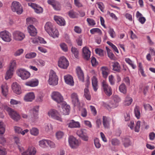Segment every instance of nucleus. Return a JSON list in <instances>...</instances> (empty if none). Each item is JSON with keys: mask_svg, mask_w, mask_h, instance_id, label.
Returning a JSON list of instances; mask_svg holds the SVG:
<instances>
[{"mask_svg": "<svg viewBox=\"0 0 155 155\" xmlns=\"http://www.w3.org/2000/svg\"><path fill=\"white\" fill-rule=\"evenodd\" d=\"M5 110L8 112L11 118L14 120L17 121L20 119L21 117L19 114L12 108L6 106L5 107Z\"/></svg>", "mask_w": 155, "mask_h": 155, "instance_id": "nucleus-1", "label": "nucleus"}, {"mask_svg": "<svg viewBox=\"0 0 155 155\" xmlns=\"http://www.w3.org/2000/svg\"><path fill=\"white\" fill-rule=\"evenodd\" d=\"M58 77L56 73L53 70H50L48 81V84L50 85H56L58 84Z\"/></svg>", "mask_w": 155, "mask_h": 155, "instance_id": "nucleus-2", "label": "nucleus"}, {"mask_svg": "<svg viewBox=\"0 0 155 155\" xmlns=\"http://www.w3.org/2000/svg\"><path fill=\"white\" fill-rule=\"evenodd\" d=\"M49 116L52 119L62 122V118L59 113L56 110L51 109L48 112Z\"/></svg>", "mask_w": 155, "mask_h": 155, "instance_id": "nucleus-3", "label": "nucleus"}, {"mask_svg": "<svg viewBox=\"0 0 155 155\" xmlns=\"http://www.w3.org/2000/svg\"><path fill=\"white\" fill-rule=\"evenodd\" d=\"M11 8L12 11L16 12L18 14H21L23 12L21 4L17 1H14L12 2Z\"/></svg>", "mask_w": 155, "mask_h": 155, "instance_id": "nucleus-4", "label": "nucleus"}, {"mask_svg": "<svg viewBox=\"0 0 155 155\" xmlns=\"http://www.w3.org/2000/svg\"><path fill=\"white\" fill-rule=\"evenodd\" d=\"M102 88L105 94L107 96H110L112 94V90L111 87L105 81H103L101 84Z\"/></svg>", "mask_w": 155, "mask_h": 155, "instance_id": "nucleus-5", "label": "nucleus"}, {"mask_svg": "<svg viewBox=\"0 0 155 155\" xmlns=\"http://www.w3.org/2000/svg\"><path fill=\"white\" fill-rule=\"evenodd\" d=\"M0 37L5 42H10L12 40V35L11 33L6 30L0 32Z\"/></svg>", "mask_w": 155, "mask_h": 155, "instance_id": "nucleus-6", "label": "nucleus"}, {"mask_svg": "<svg viewBox=\"0 0 155 155\" xmlns=\"http://www.w3.org/2000/svg\"><path fill=\"white\" fill-rule=\"evenodd\" d=\"M51 97L52 99L58 103H60L63 101V98L59 92L54 91L52 93Z\"/></svg>", "mask_w": 155, "mask_h": 155, "instance_id": "nucleus-7", "label": "nucleus"}, {"mask_svg": "<svg viewBox=\"0 0 155 155\" xmlns=\"http://www.w3.org/2000/svg\"><path fill=\"white\" fill-rule=\"evenodd\" d=\"M18 76L20 77L23 80H26L29 78L30 76V73L25 70L20 69L17 72Z\"/></svg>", "mask_w": 155, "mask_h": 155, "instance_id": "nucleus-8", "label": "nucleus"}, {"mask_svg": "<svg viewBox=\"0 0 155 155\" xmlns=\"http://www.w3.org/2000/svg\"><path fill=\"white\" fill-rule=\"evenodd\" d=\"M68 142L70 147L72 148H76L79 145L80 143L75 138L70 136L68 139Z\"/></svg>", "mask_w": 155, "mask_h": 155, "instance_id": "nucleus-9", "label": "nucleus"}, {"mask_svg": "<svg viewBox=\"0 0 155 155\" xmlns=\"http://www.w3.org/2000/svg\"><path fill=\"white\" fill-rule=\"evenodd\" d=\"M69 64L68 61L65 57H60L58 62V66L59 67L64 69H67Z\"/></svg>", "mask_w": 155, "mask_h": 155, "instance_id": "nucleus-10", "label": "nucleus"}, {"mask_svg": "<svg viewBox=\"0 0 155 155\" xmlns=\"http://www.w3.org/2000/svg\"><path fill=\"white\" fill-rule=\"evenodd\" d=\"M39 107L35 106L30 110V113L32 114L31 115V120L35 121L38 118V112Z\"/></svg>", "mask_w": 155, "mask_h": 155, "instance_id": "nucleus-11", "label": "nucleus"}, {"mask_svg": "<svg viewBox=\"0 0 155 155\" xmlns=\"http://www.w3.org/2000/svg\"><path fill=\"white\" fill-rule=\"evenodd\" d=\"M13 35L14 39L17 41H22L25 38L24 34L19 31L14 32Z\"/></svg>", "mask_w": 155, "mask_h": 155, "instance_id": "nucleus-12", "label": "nucleus"}, {"mask_svg": "<svg viewBox=\"0 0 155 155\" xmlns=\"http://www.w3.org/2000/svg\"><path fill=\"white\" fill-rule=\"evenodd\" d=\"M86 130L85 129H82L77 132L78 135L84 141L88 140V137L86 134Z\"/></svg>", "mask_w": 155, "mask_h": 155, "instance_id": "nucleus-13", "label": "nucleus"}, {"mask_svg": "<svg viewBox=\"0 0 155 155\" xmlns=\"http://www.w3.org/2000/svg\"><path fill=\"white\" fill-rule=\"evenodd\" d=\"M36 152V149L33 147H29L25 151L21 153L22 155H35Z\"/></svg>", "mask_w": 155, "mask_h": 155, "instance_id": "nucleus-14", "label": "nucleus"}, {"mask_svg": "<svg viewBox=\"0 0 155 155\" xmlns=\"http://www.w3.org/2000/svg\"><path fill=\"white\" fill-rule=\"evenodd\" d=\"M28 5L33 8L35 12L39 14L43 12L42 8L36 4L28 3Z\"/></svg>", "mask_w": 155, "mask_h": 155, "instance_id": "nucleus-15", "label": "nucleus"}, {"mask_svg": "<svg viewBox=\"0 0 155 155\" xmlns=\"http://www.w3.org/2000/svg\"><path fill=\"white\" fill-rule=\"evenodd\" d=\"M35 95L33 92L26 94L24 97V100L26 102H31L35 98Z\"/></svg>", "mask_w": 155, "mask_h": 155, "instance_id": "nucleus-16", "label": "nucleus"}, {"mask_svg": "<svg viewBox=\"0 0 155 155\" xmlns=\"http://www.w3.org/2000/svg\"><path fill=\"white\" fill-rule=\"evenodd\" d=\"M64 80L66 84L71 86L74 85V81L73 77L69 74L65 75L64 77Z\"/></svg>", "mask_w": 155, "mask_h": 155, "instance_id": "nucleus-17", "label": "nucleus"}, {"mask_svg": "<svg viewBox=\"0 0 155 155\" xmlns=\"http://www.w3.org/2000/svg\"><path fill=\"white\" fill-rule=\"evenodd\" d=\"M12 88L14 92L17 94H19L21 92L20 86L16 82L13 83L12 85Z\"/></svg>", "mask_w": 155, "mask_h": 155, "instance_id": "nucleus-18", "label": "nucleus"}, {"mask_svg": "<svg viewBox=\"0 0 155 155\" xmlns=\"http://www.w3.org/2000/svg\"><path fill=\"white\" fill-rule=\"evenodd\" d=\"M76 71L79 80L82 82H84V74L81 68L80 67H78L76 69Z\"/></svg>", "mask_w": 155, "mask_h": 155, "instance_id": "nucleus-19", "label": "nucleus"}, {"mask_svg": "<svg viewBox=\"0 0 155 155\" xmlns=\"http://www.w3.org/2000/svg\"><path fill=\"white\" fill-rule=\"evenodd\" d=\"M1 93L2 95L5 97H6L8 94V87L6 83L2 84L1 86Z\"/></svg>", "mask_w": 155, "mask_h": 155, "instance_id": "nucleus-20", "label": "nucleus"}, {"mask_svg": "<svg viewBox=\"0 0 155 155\" xmlns=\"http://www.w3.org/2000/svg\"><path fill=\"white\" fill-rule=\"evenodd\" d=\"M71 97L72 102L74 106L79 105L80 104L78 96L77 93H73L71 94Z\"/></svg>", "mask_w": 155, "mask_h": 155, "instance_id": "nucleus-21", "label": "nucleus"}, {"mask_svg": "<svg viewBox=\"0 0 155 155\" xmlns=\"http://www.w3.org/2000/svg\"><path fill=\"white\" fill-rule=\"evenodd\" d=\"M91 52L87 47H84L83 49V56L84 58L88 60L90 56Z\"/></svg>", "mask_w": 155, "mask_h": 155, "instance_id": "nucleus-22", "label": "nucleus"}, {"mask_svg": "<svg viewBox=\"0 0 155 155\" xmlns=\"http://www.w3.org/2000/svg\"><path fill=\"white\" fill-rule=\"evenodd\" d=\"M28 31L30 35L34 36L36 35L37 32L35 27L31 25H30L28 27Z\"/></svg>", "mask_w": 155, "mask_h": 155, "instance_id": "nucleus-23", "label": "nucleus"}, {"mask_svg": "<svg viewBox=\"0 0 155 155\" xmlns=\"http://www.w3.org/2000/svg\"><path fill=\"white\" fill-rule=\"evenodd\" d=\"M38 84V81L37 79H33L26 82L25 84L26 86L31 87H34L37 86Z\"/></svg>", "mask_w": 155, "mask_h": 155, "instance_id": "nucleus-24", "label": "nucleus"}, {"mask_svg": "<svg viewBox=\"0 0 155 155\" xmlns=\"http://www.w3.org/2000/svg\"><path fill=\"white\" fill-rule=\"evenodd\" d=\"M54 19L57 23L61 26H64L65 24V21L62 18L57 16H54Z\"/></svg>", "mask_w": 155, "mask_h": 155, "instance_id": "nucleus-25", "label": "nucleus"}, {"mask_svg": "<svg viewBox=\"0 0 155 155\" xmlns=\"http://www.w3.org/2000/svg\"><path fill=\"white\" fill-rule=\"evenodd\" d=\"M68 125V127L71 128H78L80 127L79 123L78 122L75 121L74 120H70Z\"/></svg>", "mask_w": 155, "mask_h": 155, "instance_id": "nucleus-26", "label": "nucleus"}, {"mask_svg": "<svg viewBox=\"0 0 155 155\" xmlns=\"http://www.w3.org/2000/svg\"><path fill=\"white\" fill-rule=\"evenodd\" d=\"M54 28L53 24L50 22H47L45 26V30L48 34Z\"/></svg>", "mask_w": 155, "mask_h": 155, "instance_id": "nucleus-27", "label": "nucleus"}, {"mask_svg": "<svg viewBox=\"0 0 155 155\" xmlns=\"http://www.w3.org/2000/svg\"><path fill=\"white\" fill-rule=\"evenodd\" d=\"M110 120L109 119L104 116L103 117V124L104 128H108L110 126Z\"/></svg>", "mask_w": 155, "mask_h": 155, "instance_id": "nucleus-28", "label": "nucleus"}, {"mask_svg": "<svg viewBox=\"0 0 155 155\" xmlns=\"http://www.w3.org/2000/svg\"><path fill=\"white\" fill-rule=\"evenodd\" d=\"M92 84L94 91H96L98 89V85L97 79L95 76L92 78Z\"/></svg>", "mask_w": 155, "mask_h": 155, "instance_id": "nucleus-29", "label": "nucleus"}, {"mask_svg": "<svg viewBox=\"0 0 155 155\" xmlns=\"http://www.w3.org/2000/svg\"><path fill=\"white\" fill-rule=\"evenodd\" d=\"M49 35L54 38L58 37L59 35V32L58 30L55 28H54L48 33Z\"/></svg>", "mask_w": 155, "mask_h": 155, "instance_id": "nucleus-30", "label": "nucleus"}, {"mask_svg": "<svg viewBox=\"0 0 155 155\" xmlns=\"http://www.w3.org/2000/svg\"><path fill=\"white\" fill-rule=\"evenodd\" d=\"M113 70L117 72L120 71V67L119 63L117 62L113 63Z\"/></svg>", "mask_w": 155, "mask_h": 155, "instance_id": "nucleus-31", "label": "nucleus"}, {"mask_svg": "<svg viewBox=\"0 0 155 155\" xmlns=\"http://www.w3.org/2000/svg\"><path fill=\"white\" fill-rule=\"evenodd\" d=\"M119 89L121 92L124 94L126 93L127 91V87L124 84L122 83L121 84L119 87Z\"/></svg>", "mask_w": 155, "mask_h": 155, "instance_id": "nucleus-32", "label": "nucleus"}, {"mask_svg": "<svg viewBox=\"0 0 155 155\" xmlns=\"http://www.w3.org/2000/svg\"><path fill=\"white\" fill-rule=\"evenodd\" d=\"M13 71H14L9 68L6 72L5 76V79L6 80H8L11 78L13 76Z\"/></svg>", "mask_w": 155, "mask_h": 155, "instance_id": "nucleus-33", "label": "nucleus"}, {"mask_svg": "<svg viewBox=\"0 0 155 155\" xmlns=\"http://www.w3.org/2000/svg\"><path fill=\"white\" fill-rule=\"evenodd\" d=\"M106 49L107 51L108 57L111 59H114L115 56L112 53V51L107 47H106Z\"/></svg>", "mask_w": 155, "mask_h": 155, "instance_id": "nucleus-34", "label": "nucleus"}, {"mask_svg": "<svg viewBox=\"0 0 155 155\" xmlns=\"http://www.w3.org/2000/svg\"><path fill=\"white\" fill-rule=\"evenodd\" d=\"M62 113L65 115H68L70 111V107L69 105H65L63 108Z\"/></svg>", "mask_w": 155, "mask_h": 155, "instance_id": "nucleus-35", "label": "nucleus"}, {"mask_svg": "<svg viewBox=\"0 0 155 155\" xmlns=\"http://www.w3.org/2000/svg\"><path fill=\"white\" fill-rule=\"evenodd\" d=\"M84 96L87 100H91V96L88 88H86L84 89Z\"/></svg>", "mask_w": 155, "mask_h": 155, "instance_id": "nucleus-36", "label": "nucleus"}, {"mask_svg": "<svg viewBox=\"0 0 155 155\" xmlns=\"http://www.w3.org/2000/svg\"><path fill=\"white\" fill-rule=\"evenodd\" d=\"M133 101L132 99L128 96H127L124 101V105L125 106H129L130 105Z\"/></svg>", "mask_w": 155, "mask_h": 155, "instance_id": "nucleus-37", "label": "nucleus"}, {"mask_svg": "<svg viewBox=\"0 0 155 155\" xmlns=\"http://www.w3.org/2000/svg\"><path fill=\"white\" fill-rule=\"evenodd\" d=\"M125 61L127 63L130 65L133 69H134L136 68V65L133 63V61L129 58H125Z\"/></svg>", "mask_w": 155, "mask_h": 155, "instance_id": "nucleus-38", "label": "nucleus"}, {"mask_svg": "<svg viewBox=\"0 0 155 155\" xmlns=\"http://www.w3.org/2000/svg\"><path fill=\"white\" fill-rule=\"evenodd\" d=\"M134 112L136 117L139 119L140 117V112L139 107L136 106L134 109Z\"/></svg>", "mask_w": 155, "mask_h": 155, "instance_id": "nucleus-39", "label": "nucleus"}, {"mask_svg": "<svg viewBox=\"0 0 155 155\" xmlns=\"http://www.w3.org/2000/svg\"><path fill=\"white\" fill-rule=\"evenodd\" d=\"M101 70L103 77L106 78L108 75V73L107 72V68L106 67H103L101 68Z\"/></svg>", "mask_w": 155, "mask_h": 155, "instance_id": "nucleus-40", "label": "nucleus"}, {"mask_svg": "<svg viewBox=\"0 0 155 155\" xmlns=\"http://www.w3.org/2000/svg\"><path fill=\"white\" fill-rule=\"evenodd\" d=\"M47 140H43L39 141V145L40 147L43 148H45L47 147Z\"/></svg>", "mask_w": 155, "mask_h": 155, "instance_id": "nucleus-41", "label": "nucleus"}, {"mask_svg": "<svg viewBox=\"0 0 155 155\" xmlns=\"http://www.w3.org/2000/svg\"><path fill=\"white\" fill-rule=\"evenodd\" d=\"M36 54L35 52H30L26 54L25 57L28 59L36 57Z\"/></svg>", "mask_w": 155, "mask_h": 155, "instance_id": "nucleus-42", "label": "nucleus"}, {"mask_svg": "<svg viewBox=\"0 0 155 155\" xmlns=\"http://www.w3.org/2000/svg\"><path fill=\"white\" fill-rule=\"evenodd\" d=\"M69 16L72 18H75L78 16V14L72 10L68 12Z\"/></svg>", "mask_w": 155, "mask_h": 155, "instance_id": "nucleus-43", "label": "nucleus"}, {"mask_svg": "<svg viewBox=\"0 0 155 155\" xmlns=\"http://www.w3.org/2000/svg\"><path fill=\"white\" fill-rule=\"evenodd\" d=\"M91 33L92 34H94L95 33H97L101 34V30L98 28H93L90 30Z\"/></svg>", "mask_w": 155, "mask_h": 155, "instance_id": "nucleus-44", "label": "nucleus"}, {"mask_svg": "<svg viewBox=\"0 0 155 155\" xmlns=\"http://www.w3.org/2000/svg\"><path fill=\"white\" fill-rule=\"evenodd\" d=\"M52 7L54 10L56 11H59L61 9V4L58 1L56 2Z\"/></svg>", "mask_w": 155, "mask_h": 155, "instance_id": "nucleus-45", "label": "nucleus"}, {"mask_svg": "<svg viewBox=\"0 0 155 155\" xmlns=\"http://www.w3.org/2000/svg\"><path fill=\"white\" fill-rule=\"evenodd\" d=\"M94 143L96 147L97 148H99L101 147V144L100 143L99 140L95 138L94 139Z\"/></svg>", "mask_w": 155, "mask_h": 155, "instance_id": "nucleus-46", "label": "nucleus"}, {"mask_svg": "<svg viewBox=\"0 0 155 155\" xmlns=\"http://www.w3.org/2000/svg\"><path fill=\"white\" fill-rule=\"evenodd\" d=\"M108 33L111 38H114L115 37V32L113 28H110L108 30Z\"/></svg>", "mask_w": 155, "mask_h": 155, "instance_id": "nucleus-47", "label": "nucleus"}, {"mask_svg": "<svg viewBox=\"0 0 155 155\" xmlns=\"http://www.w3.org/2000/svg\"><path fill=\"white\" fill-rule=\"evenodd\" d=\"M30 133L31 134L34 136H37L38 134V130L36 128H32L30 130Z\"/></svg>", "mask_w": 155, "mask_h": 155, "instance_id": "nucleus-48", "label": "nucleus"}, {"mask_svg": "<svg viewBox=\"0 0 155 155\" xmlns=\"http://www.w3.org/2000/svg\"><path fill=\"white\" fill-rule=\"evenodd\" d=\"M16 61L15 60H12L10 63L9 69L14 71V69L16 68Z\"/></svg>", "mask_w": 155, "mask_h": 155, "instance_id": "nucleus-49", "label": "nucleus"}, {"mask_svg": "<svg viewBox=\"0 0 155 155\" xmlns=\"http://www.w3.org/2000/svg\"><path fill=\"white\" fill-rule=\"evenodd\" d=\"M109 82L111 85H113L115 83L114 77L112 75H109L108 77Z\"/></svg>", "mask_w": 155, "mask_h": 155, "instance_id": "nucleus-50", "label": "nucleus"}, {"mask_svg": "<svg viewBox=\"0 0 155 155\" xmlns=\"http://www.w3.org/2000/svg\"><path fill=\"white\" fill-rule=\"evenodd\" d=\"M45 130L48 132L50 131H51L52 129V126L51 124H45Z\"/></svg>", "mask_w": 155, "mask_h": 155, "instance_id": "nucleus-51", "label": "nucleus"}, {"mask_svg": "<svg viewBox=\"0 0 155 155\" xmlns=\"http://www.w3.org/2000/svg\"><path fill=\"white\" fill-rule=\"evenodd\" d=\"M111 144L114 146L118 145L119 144L120 142L117 139H113L110 140Z\"/></svg>", "mask_w": 155, "mask_h": 155, "instance_id": "nucleus-52", "label": "nucleus"}, {"mask_svg": "<svg viewBox=\"0 0 155 155\" xmlns=\"http://www.w3.org/2000/svg\"><path fill=\"white\" fill-rule=\"evenodd\" d=\"M71 51L74 54L75 57L77 58L78 54V51L77 49L75 48L72 47L71 49Z\"/></svg>", "mask_w": 155, "mask_h": 155, "instance_id": "nucleus-53", "label": "nucleus"}, {"mask_svg": "<svg viewBox=\"0 0 155 155\" xmlns=\"http://www.w3.org/2000/svg\"><path fill=\"white\" fill-rule=\"evenodd\" d=\"M60 46L62 50L66 52L68 51V49L67 46L64 43H61L60 45Z\"/></svg>", "mask_w": 155, "mask_h": 155, "instance_id": "nucleus-54", "label": "nucleus"}, {"mask_svg": "<svg viewBox=\"0 0 155 155\" xmlns=\"http://www.w3.org/2000/svg\"><path fill=\"white\" fill-rule=\"evenodd\" d=\"M10 104L12 105L20 104H21V102L12 99L10 101Z\"/></svg>", "mask_w": 155, "mask_h": 155, "instance_id": "nucleus-55", "label": "nucleus"}, {"mask_svg": "<svg viewBox=\"0 0 155 155\" xmlns=\"http://www.w3.org/2000/svg\"><path fill=\"white\" fill-rule=\"evenodd\" d=\"M5 131V129L3 123L0 122V134H3Z\"/></svg>", "mask_w": 155, "mask_h": 155, "instance_id": "nucleus-56", "label": "nucleus"}, {"mask_svg": "<svg viewBox=\"0 0 155 155\" xmlns=\"http://www.w3.org/2000/svg\"><path fill=\"white\" fill-rule=\"evenodd\" d=\"M23 51L24 50L22 49H18L15 52L14 55L15 56H19L23 53Z\"/></svg>", "mask_w": 155, "mask_h": 155, "instance_id": "nucleus-57", "label": "nucleus"}, {"mask_svg": "<svg viewBox=\"0 0 155 155\" xmlns=\"http://www.w3.org/2000/svg\"><path fill=\"white\" fill-rule=\"evenodd\" d=\"M36 19L35 18L30 17L27 18L26 19L27 22L30 25L31 24L33 23L36 21Z\"/></svg>", "mask_w": 155, "mask_h": 155, "instance_id": "nucleus-58", "label": "nucleus"}, {"mask_svg": "<svg viewBox=\"0 0 155 155\" xmlns=\"http://www.w3.org/2000/svg\"><path fill=\"white\" fill-rule=\"evenodd\" d=\"M64 135V133L63 132L59 131L56 133V137L58 139L61 138Z\"/></svg>", "mask_w": 155, "mask_h": 155, "instance_id": "nucleus-59", "label": "nucleus"}, {"mask_svg": "<svg viewBox=\"0 0 155 155\" xmlns=\"http://www.w3.org/2000/svg\"><path fill=\"white\" fill-rule=\"evenodd\" d=\"M87 21L89 25H90L93 26L96 24L95 21L94 20L90 18H87Z\"/></svg>", "mask_w": 155, "mask_h": 155, "instance_id": "nucleus-60", "label": "nucleus"}, {"mask_svg": "<svg viewBox=\"0 0 155 155\" xmlns=\"http://www.w3.org/2000/svg\"><path fill=\"white\" fill-rule=\"evenodd\" d=\"M87 115V112L86 109L83 108L81 110V115L83 117H86Z\"/></svg>", "mask_w": 155, "mask_h": 155, "instance_id": "nucleus-61", "label": "nucleus"}, {"mask_svg": "<svg viewBox=\"0 0 155 155\" xmlns=\"http://www.w3.org/2000/svg\"><path fill=\"white\" fill-rule=\"evenodd\" d=\"M95 51L97 54H98L100 56L103 55V51L101 49L96 48L95 50Z\"/></svg>", "mask_w": 155, "mask_h": 155, "instance_id": "nucleus-62", "label": "nucleus"}, {"mask_svg": "<svg viewBox=\"0 0 155 155\" xmlns=\"http://www.w3.org/2000/svg\"><path fill=\"white\" fill-rule=\"evenodd\" d=\"M140 121H138L137 122L136 125L134 128V130L136 132H138L139 131L140 127Z\"/></svg>", "mask_w": 155, "mask_h": 155, "instance_id": "nucleus-63", "label": "nucleus"}, {"mask_svg": "<svg viewBox=\"0 0 155 155\" xmlns=\"http://www.w3.org/2000/svg\"><path fill=\"white\" fill-rule=\"evenodd\" d=\"M91 62L92 65L93 66H97L98 64V63L97 61L96 58L94 57H93L92 58Z\"/></svg>", "mask_w": 155, "mask_h": 155, "instance_id": "nucleus-64", "label": "nucleus"}]
</instances>
